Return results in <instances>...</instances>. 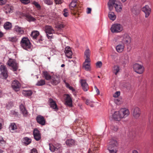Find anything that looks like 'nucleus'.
<instances>
[{
  "instance_id": "obj_1",
  "label": "nucleus",
  "mask_w": 153,
  "mask_h": 153,
  "mask_svg": "<svg viewBox=\"0 0 153 153\" xmlns=\"http://www.w3.org/2000/svg\"><path fill=\"white\" fill-rule=\"evenodd\" d=\"M115 42H121L125 44L129 43L131 41L130 36L127 34L117 36L115 38Z\"/></svg>"
},
{
  "instance_id": "obj_2",
  "label": "nucleus",
  "mask_w": 153,
  "mask_h": 153,
  "mask_svg": "<svg viewBox=\"0 0 153 153\" xmlns=\"http://www.w3.org/2000/svg\"><path fill=\"white\" fill-rule=\"evenodd\" d=\"M129 57L127 53H125L121 55L118 59L115 60L116 62L120 65H125L129 62Z\"/></svg>"
},
{
  "instance_id": "obj_3",
  "label": "nucleus",
  "mask_w": 153,
  "mask_h": 153,
  "mask_svg": "<svg viewBox=\"0 0 153 153\" xmlns=\"http://www.w3.org/2000/svg\"><path fill=\"white\" fill-rule=\"evenodd\" d=\"M117 143L115 140H112L110 142L108 150L110 153H117L118 150Z\"/></svg>"
},
{
  "instance_id": "obj_4",
  "label": "nucleus",
  "mask_w": 153,
  "mask_h": 153,
  "mask_svg": "<svg viewBox=\"0 0 153 153\" xmlns=\"http://www.w3.org/2000/svg\"><path fill=\"white\" fill-rule=\"evenodd\" d=\"M123 30V26L120 23H116L112 25L110 28L111 31L112 33H120Z\"/></svg>"
},
{
  "instance_id": "obj_5",
  "label": "nucleus",
  "mask_w": 153,
  "mask_h": 153,
  "mask_svg": "<svg viewBox=\"0 0 153 153\" xmlns=\"http://www.w3.org/2000/svg\"><path fill=\"white\" fill-rule=\"evenodd\" d=\"M20 44L22 48L28 50L31 48V44L29 40L26 37H23L21 41Z\"/></svg>"
},
{
  "instance_id": "obj_6",
  "label": "nucleus",
  "mask_w": 153,
  "mask_h": 153,
  "mask_svg": "<svg viewBox=\"0 0 153 153\" xmlns=\"http://www.w3.org/2000/svg\"><path fill=\"white\" fill-rule=\"evenodd\" d=\"M76 2L72 1L69 5V8L72 10V13L74 14L80 10V6Z\"/></svg>"
},
{
  "instance_id": "obj_7",
  "label": "nucleus",
  "mask_w": 153,
  "mask_h": 153,
  "mask_svg": "<svg viewBox=\"0 0 153 153\" xmlns=\"http://www.w3.org/2000/svg\"><path fill=\"white\" fill-rule=\"evenodd\" d=\"M7 65L11 67V69L14 71H16L18 68V65L16 61L12 59H9L7 62Z\"/></svg>"
},
{
  "instance_id": "obj_8",
  "label": "nucleus",
  "mask_w": 153,
  "mask_h": 153,
  "mask_svg": "<svg viewBox=\"0 0 153 153\" xmlns=\"http://www.w3.org/2000/svg\"><path fill=\"white\" fill-rule=\"evenodd\" d=\"M133 68L134 71L139 74H142L144 71V68L141 64L135 63L133 65Z\"/></svg>"
},
{
  "instance_id": "obj_9",
  "label": "nucleus",
  "mask_w": 153,
  "mask_h": 153,
  "mask_svg": "<svg viewBox=\"0 0 153 153\" xmlns=\"http://www.w3.org/2000/svg\"><path fill=\"white\" fill-rule=\"evenodd\" d=\"M45 31L47 37L49 39L52 38V34L54 33V30L50 26H46L45 28Z\"/></svg>"
},
{
  "instance_id": "obj_10",
  "label": "nucleus",
  "mask_w": 153,
  "mask_h": 153,
  "mask_svg": "<svg viewBox=\"0 0 153 153\" xmlns=\"http://www.w3.org/2000/svg\"><path fill=\"white\" fill-rule=\"evenodd\" d=\"M51 82L53 85H56L60 82L59 76L57 74H53L52 76Z\"/></svg>"
},
{
  "instance_id": "obj_11",
  "label": "nucleus",
  "mask_w": 153,
  "mask_h": 153,
  "mask_svg": "<svg viewBox=\"0 0 153 153\" xmlns=\"http://www.w3.org/2000/svg\"><path fill=\"white\" fill-rule=\"evenodd\" d=\"M0 71L1 72V77L4 79H6L7 76V71L6 66L2 65L0 67Z\"/></svg>"
},
{
  "instance_id": "obj_12",
  "label": "nucleus",
  "mask_w": 153,
  "mask_h": 153,
  "mask_svg": "<svg viewBox=\"0 0 153 153\" xmlns=\"http://www.w3.org/2000/svg\"><path fill=\"white\" fill-rule=\"evenodd\" d=\"M141 111L140 108L137 107H134L133 109L132 115L133 117L136 119H138L140 115Z\"/></svg>"
},
{
  "instance_id": "obj_13",
  "label": "nucleus",
  "mask_w": 153,
  "mask_h": 153,
  "mask_svg": "<svg viewBox=\"0 0 153 153\" xmlns=\"http://www.w3.org/2000/svg\"><path fill=\"white\" fill-rule=\"evenodd\" d=\"M119 111L122 119L125 118L130 114L129 110L126 108H122L120 109Z\"/></svg>"
},
{
  "instance_id": "obj_14",
  "label": "nucleus",
  "mask_w": 153,
  "mask_h": 153,
  "mask_svg": "<svg viewBox=\"0 0 153 153\" xmlns=\"http://www.w3.org/2000/svg\"><path fill=\"white\" fill-rule=\"evenodd\" d=\"M142 10L145 13V17L148 18L151 12V9L148 5H146L143 7Z\"/></svg>"
},
{
  "instance_id": "obj_15",
  "label": "nucleus",
  "mask_w": 153,
  "mask_h": 153,
  "mask_svg": "<svg viewBox=\"0 0 153 153\" xmlns=\"http://www.w3.org/2000/svg\"><path fill=\"white\" fill-rule=\"evenodd\" d=\"M11 86L14 90L16 91H18L20 89L21 85L18 81L15 80L13 82Z\"/></svg>"
},
{
  "instance_id": "obj_16",
  "label": "nucleus",
  "mask_w": 153,
  "mask_h": 153,
  "mask_svg": "<svg viewBox=\"0 0 153 153\" xmlns=\"http://www.w3.org/2000/svg\"><path fill=\"white\" fill-rule=\"evenodd\" d=\"M91 60H85L83 64V68L87 71L91 70Z\"/></svg>"
},
{
  "instance_id": "obj_17",
  "label": "nucleus",
  "mask_w": 153,
  "mask_h": 153,
  "mask_svg": "<svg viewBox=\"0 0 153 153\" xmlns=\"http://www.w3.org/2000/svg\"><path fill=\"white\" fill-rule=\"evenodd\" d=\"M65 53L67 57L69 58H72V52L70 47L67 46L65 48Z\"/></svg>"
},
{
  "instance_id": "obj_18",
  "label": "nucleus",
  "mask_w": 153,
  "mask_h": 153,
  "mask_svg": "<svg viewBox=\"0 0 153 153\" xmlns=\"http://www.w3.org/2000/svg\"><path fill=\"white\" fill-rule=\"evenodd\" d=\"M117 43L118 44L116 47V50L118 53H122L124 51L125 48L124 45L121 42Z\"/></svg>"
},
{
  "instance_id": "obj_19",
  "label": "nucleus",
  "mask_w": 153,
  "mask_h": 153,
  "mask_svg": "<svg viewBox=\"0 0 153 153\" xmlns=\"http://www.w3.org/2000/svg\"><path fill=\"white\" fill-rule=\"evenodd\" d=\"M65 96L66 97L65 99V105L70 107H72V102L71 98L68 94H66Z\"/></svg>"
},
{
  "instance_id": "obj_20",
  "label": "nucleus",
  "mask_w": 153,
  "mask_h": 153,
  "mask_svg": "<svg viewBox=\"0 0 153 153\" xmlns=\"http://www.w3.org/2000/svg\"><path fill=\"white\" fill-rule=\"evenodd\" d=\"M112 115L113 119L115 121H120L122 119L119 111H115Z\"/></svg>"
},
{
  "instance_id": "obj_21",
  "label": "nucleus",
  "mask_w": 153,
  "mask_h": 153,
  "mask_svg": "<svg viewBox=\"0 0 153 153\" xmlns=\"http://www.w3.org/2000/svg\"><path fill=\"white\" fill-rule=\"evenodd\" d=\"M14 31L18 34H22L24 33V29L18 25L15 26L14 28Z\"/></svg>"
},
{
  "instance_id": "obj_22",
  "label": "nucleus",
  "mask_w": 153,
  "mask_h": 153,
  "mask_svg": "<svg viewBox=\"0 0 153 153\" xmlns=\"http://www.w3.org/2000/svg\"><path fill=\"white\" fill-rule=\"evenodd\" d=\"M33 134L34 139L37 141L41 139V135L39 131L37 129H35L33 131Z\"/></svg>"
},
{
  "instance_id": "obj_23",
  "label": "nucleus",
  "mask_w": 153,
  "mask_h": 153,
  "mask_svg": "<svg viewBox=\"0 0 153 153\" xmlns=\"http://www.w3.org/2000/svg\"><path fill=\"white\" fill-rule=\"evenodd\" d=\"M48 102L51 107L52 109H55L56 110H57L58 109V108L57 107V106L55 102L51 98L49 99Z\"/></svg>"
},
{
  "instance_id": "obj_24",
  "label": "nucleus",
  "mask_w": 153,
  "mask_h": 153,
  "mask_svg": "<svg viewBox=\"0 0 153 153\" xmlns=\"http://www.w3.org/2000/svg\"><path fill=\"white\" fill-rule=\"evenodd\" d=\"M37 122L39 124L44 125L45 123V120L44 117L41 115H39L36 117Z\"/></svg>"
},
{
  "instance_id": "obj_25",
  "label": "nucleus",
  "mask_w": 153,
  "mask_h": 153,
  "mask_svg": "<svg viewBox=\"0 0 153 153\" xmlns=\"http://www.w3.org/2000/svg\"><path fill=\"white\" fill-rule=\"evenodd\" d=\"M81 85L82 89L85 91H87L88 89V84L85 80L82 79L81 80Z\"/></svg>"
},
{
  "instance_id": "obj_26",
  "label": "nucleus",
  "mask_w": 153,
  "mask_h": 153,
  "mask_svg": "<svg viewBox=\"0 0 153 153\" xmlns=\"http://www.w3.org/2000/svg\"><path fill=\"white\" fill-rule=\"evenodd\" d=\"M42 76L46 80H51L52 76L48 72L45 71L42 72Z\"/></svg>"
},
{
  "instance_id": "obj_27",
  "label": "nucleus",
  "mask_w": 153,
  "mask_h": 153,
  "mask_svg": "<svg viewBox=\"0 0 153 153\" xmlns=\"http://www.w3.org/2000/svg\"><path fill=\"white\" fill-rule=\"evenodd\" d=\"M91 51L89 49H86L84 52V57L85 60H91L90 56Z\"/></svg>"
},
{
  "instance_id": "obj_28",
  "label": "nucleus",
  "mask_w": 153,
  "mask_h": 153,
  "mask_svg": "<svg viewBox=\"0 0 153 153\" xmlns=\"http://www.w3.org/2000/svg\"><path fill=\"white\" fill-rule=\"evenodd\" d=\"M114 7L117 12H120L122 10V5L120 3H117V4H115Z\"/></svg>"
},
{
  "instance_id": "obj_29",
  "label": "nucleus",
  "mask_w": 153,
  "mask_h": 153,
  "mask_svg": "<svg viewBox=\"0 0 153 153\" xmlns=\"http://www.w3.org/2000/svg\"><path fill=\"white\" fill-rule=\"evenodd\" d=\"M4 9L6 13H9L12 11L13 7L11 6L6 4L4 7Z\"/></svg>"
},
{
  "instance_id": "obj_30",
  "label": "nucleus",
  "mask_w": 153,
  "mask_h": 153,
  "mask_svg": "<svg viewBox=\"0 0 153 153\" xmlns=\"http://www.w3.org/2000/svg\"><path fill=\"white\" fill-rule=\"evenodd\" d=\"M20 108L21 112L24 116H27V112L24 106L23 105L20 106Z\"/></svg>"
},
{
  "instance_id": "obj_31",
  "label": "nucleus",
  "mask_w": 153,
  "mask_h": 153,
  "mask_svg": "<svg viewBox=\"0 0 153 153\" xmlns=\"http://www.w3.org/2000/svg\"><path fill=\"white\" fill-rule=\"evenodd\" d=\"M109 18L111 20L114 21L116 19V16L114 13L113 12H109L108 14Z\"/></svg>"
},
{
  "instance_id": "obj_32",
  "label": "nucleus",
  "mask_w": 153,
  "mask_h": 153,
  "mask_svg": "<svg viewBox=\"0 0 153 153\" xmlns=\"http://www.w3.org/2000/svg\"><path fill=\"white\" fill-rule=\"evenodd\" d=\"M115 0H109L108 4V8L110 10H111L113 8L114 5V6L115 4H117V3H115Z\"/></svg>"
},
{
  "instance_id": "obj_33",
  "label": "nucleus",
  "mask_w": 153,
  "mask_h": 153,
  "mask_svg": "<svg viewBox=\"0 0 153 153\" xmlns=\"http://www.w3.org/2000/svg\"><path fill=\"white\" fill-rule=\"evenodd\" d=\"M22 142L25 145L29 144L31 142V139L27 137H25L23 139Z\"/></svg>"
},
{
  "instance_id": "obj_34",
  "label": "nucleus",
  "mask_w": 153,
  "mask_h": 153,
  "mask_svg": "<svg viewBox=\"0 0 153 153\" xmlns=\"http://www.w3.org/2000/svg\"><path fill=\"white\" fill-rule=\"evenodd\" d=\"M39 32L36 30L33 31L31 34V36L34 39H36L37 37L39 35Z\"/></svg>"
},
{
  "instance_id": "obj_35",
  "label": "nucleus",
  "mask_w": 153,
  "mask_h": 153,
  "mask_svg": "<svg viewBox=\"0 0 153 153\" xmlns=\"http://www.w3.org/2000/svg\"><path fill=\"white\" fill-rule=\"evenodd\" d=\"M4 27L5 29L10 30L12 28L11 23L9 22H7L4 24Z\"/></svg>"
},
{
  "instance_id": "obj_36",
  "label": "nucleus",
  "mask_w": 153,
  "mask_h": 153,
  "mask_svg": "<svg viewBox=\"0 0 153 153\" xmlns=\"http://www.w3.org/2000/svg\"><path fill=\"white\" fill-rule=\"evenodd\" d=\"M85 103L91 107H93L94 106V102L90 100H86L85 101Z\"/></svg>"
},
{
  "instance_id": "obj_37",
  "label": "nucleus",
  "mask_w": 153,
  "mask_h": 153,
  "mask_svg": "<svg viewBox=\"0 0 153 153\" xmlns=\"http://www.w3.org/2000/svg\"><path fill=\"white\" fill-rule=\"evenodd\" d=\"M22 94L25 96H29L32 94V92L30 90H24L23 91Z\"/></svg>"
},
{
  "instance_id": "obj_38",
  "label": "nucleus",
  "mask_w": 153,
  "mask_h": 153,
  "mask_svg": "<svg viewBox=\"0 0 153 153\" xmlns=\"http://www.w3.org/2000/svg\"><path fill=\"white\" fill-rule=\"evenodd\" d=\"M9 129L11 132H13V131L16 129V126L15 124L14 123L11 124L9 127Z\"/></svg>"
},
{
  "instance_id": "obj_39",
  "label": "nucleus",
  "mask_w": 153,
  "mask_h": 153,
  "mask_svg": "<svg viewBox=\"0 0 153 153\" xmlns=\"http://www.w3.org/2000/svg\"><path fill=\"white\" fill-rule=\"evenodd\" d=\"M27 20L29 22L34 21L36 20V19L32 16L31 15L28 14H27L25 16Z\"/></svg>"
},
{
  "instance_id": "obj_40",
  "label": "nucleus",
  "mask_w": 153,
  "mask_h": 153,
  "mask_svg": "<svg viewBox=\"0 0 153 153\" xmlns=\"http://www.w3.org/2000/svg\"><path fill=\"white\" fill-rule=\"evenodd\" d=\"M66 143L67 145L69 146H71L74 144V141L72 139L68 140L66 141Z\"/></svg>"
},
{
  "instance_id": "obj_41",
  "label": "nucleus",
  "mask_w": 153,
  "mask_h": 153,
  "mask_svg": "<svg viewBox=\"0 0 153 153\" xmlns=\"http://www.w3.org/2000/svg\"><path fill=\"white\" fill-rule=\"evenodd\" d=\"M114 73L115 75H117L120 70L119 67L118 65H115L113 67Z\"/></svg>"
},
{
  "instance_id": "obj_42",
  "label": "nucleus",
  "mask_w": 153,
  "mask_h": 153,
  "mask_svg": "<svg viewBox=\"0 0 153 153\" xmlns=\"http://www.w3.org/2000/svg\"><path fill=\"white\" fill-rule=\"evenodd\" d=\"M45 81L43 79H41L38 81L36 84V85L38 86H42L45 85Z\"/></svg>"
},
{
  "instance_id": "obj_43",
  "label": "nucleus",
  "mask_w": 153,
  "mask_h": 153,
  "mask_svg": "<svg viewBox=\"0 0 153 153\" xmlns=\"http://www.w3.org/2000/svg\"><path fill=\"white\" fill-rule=\"evenodd\" d=\"M49 149L51 151L53 152L57 150L58 149L57 148H55L53 145L51 146L50 144H49Z\"/></svg>"
},
{
  "instance_id": "obj_44",
  "label": "nucleus",
  "mask_w": 153,
  "mask_h": 153,
  "mask_svg": "<svg viewBox=\"0 0 153 153\" xmlns=\"http://www.w3.org/2000/svg\"><path fill=\"white\" fill-rule=\"evenodd\" d=\"M115 102L117 105H120L122 103V101L121 99L118 98L114 100Z\"/></svg>"
},
{
  "instance_id": "obj_45",
  "label": "nucleus",
  "mask_w": 153,
  "mask_h": 153,
  "mask_svg": "<svg viewBox=\"0 0 153 153\" xmlns=\"http://www.w3.org/2000/svg\"><path fill=\"white\" fill-rule=\"evenodd\" d=\"M8 39L9 41L12 42H16L17 40L16 37H9L8 38Z\"/></svg>"
},
{
  "instance_id": "obj_46",
  "label": "nucleus",
  "mask_w": 153,
  "mask_h": 153,
  "mask_svg": "<svg viewBox=\"0 0 153 153\" xmlns=\"http://www.w3.org/2000/svg\"><path fill=\"white\" fill-rule=\"evenodd\" d=\"M63 15L65 17H67L69 15L68 10L67 9H65L63 12Z\"/></svg>"
},
{
  "instance_id": "obj_47",
  "label": "nucleus",
  "mask_w": 153,
  "mask_h": 153,
  "mask_svg": "<svg viewBox=\"0 0 153 153\" xmlns=\"http://www.w3.org/2000/svg\"><path fill=\"white\" fill-rule=\"evenodd\" d=\"M64 27V25L62 23H59L56 26L58 30L61 29Z\"/></svg>"
},
{
  "instance_id": "obj_48",
  "label": "nucleus",
  "mask_w": 153,
  "mask_h": 153,
  "mask_svg": "<svg viewBox=\"0 0 153 153\" xmlns=\"http://www.w3.org/2000/svg\"><path fill=\"white\" fill-rule=\"evenodd\" d=\"M111 129L113 131H116L118 130V128L117 126L113 125L111 127Z\"/></svg>"
},
{
  "instance_id": "obj_49",
  "label": "nucleus",
  "mask_w": 153,
  "mask_h": 153,
  "mask_svg": "<svg viewBox=\"0 0 153 153\" xmlns=\"http://www.w3.org/2000/svg\"><path fill=\"white\" fill-rule=\"evenodd\" d=\"M102 65V63L101 61L97 62L96 63V66L97 68H100Z\"/></svg>"
},
{
  "instance_id": "obj_50",
  "label": "nucleus",
  "mask_w": 153,
  "mask_h": 153,
  "mask_svg": "<svg viewBox=\"0 0 153 153\" xmlns=\"http://www.w3.org/2000/svg\"><path fill=\"white\" fill-rule=\"evenodd\" d=\"M120 94V92L119 91H116L114 94H113V97H118Z\"/></svg>"
},
{
  "instance_id": "obj_51",
  "label": "nucleus",
  "mask_w": 153,
  "mask_h": 153,
  "mask_svg": "<svg viewBox=\"0 0 153 153\" xmlns=\"http://www.w3.org/2000/svg\"><path fill=\"white\" fill-rule=\"evenodd\" d=\"M45 2L48 5L52 4L53 3V1L51 0H45Z\"/></svg>"
},
{
  "instance_id": "obj_52",
  "label": "nucleus",
  "mask_w": 153,
  "mask_h": 153,
  "mask_svg": "<svg viewBox=\"0 0 153 153\" xmlns=\"http://www.w3.org/2000/svg\"><path fill=\"white\" fill-rule=\"evenodd\" d=\"M33 4H34L36 7L38 9H40V5L38 3V2H36L35 1H34L33 2Z\"/></svg>"
},
{
  "instance_id": "obj_53",
  "label": "nucleus",
  "mask_w": 153,
  "mask_h": 153,
  "mask_svg": "<svg viewBox=\"0 0 153 153\" xmlns=\"http://www.w3.org/2000/svg\"><path fill=\"white\" fill-rule=\"evenodd\" d=\"M20 1L22 3L25 4H27L30 2V0H20Z\"/></svg>"
},
{
  "instance_id": "obj_54",
  "label": "nucleus",
  "mask_w": 153,
  "mask_h": 153,
  "mask_svg": "<svg viewBox=\"0 0 153 153\" xmlns=\"http://www.w3.org/2000/svg\"><path fill=\"white\" fill-rule=\"evenodd\" d=\"M56 4H59L62 3L63 2L62 0H54Z\"/></svg>"
},
{
  "instance_id": "obj_55",
  "label": "nucleus",
  "mask_w": 153,
  "mask_h": 153,
  "mask_svg": "<svg viewBox=\"0 0 153 153\" xmlns=\"http://www.w3.org/2000/svg\"><path fill=\"white\" fill-rule=\"evenodd\" d=\"M94 88L95 89V91L97 93V94L99 95L100 94V92L98 89L97 88L96 86H95Z\"/></svg>"
},
{
  "instance_id": "obj_56",
  "label": "nucleus",
  "mask_w": 153,
  "mask_h": 153,
  "mask_svg": "<svg viewBox=\"0 0 153 153\" xmlns=\"http://www.w3.org/2000/svg\"><path fill=\"white\" fill-rule=\"evenodd\" d=\"M6 2V0H0V5H3L5 4Z\"/></svg>"
},
{
  "instance_id": "obj_57",
  "label": "nucleus",
  "mask_w": 153,
  "mask_h": 153,
  "mask_svg": "<svg viewBox=\"0 0 153 153\" xmlns=\"http://www.w3.org/2000/svg\"><path fill=\"white\" fill-rule=\"evenodd\" d=\"M30 153H37V150L35 149L31 150Z\"/></svg>"
},
{
  "instance_id": "obj_58",
  "label": "nucleus",
  "mask_w": 153,
  "mask_h": 153,
  "mask_svg": "<svg viewBox=\"0 0 153 153\" xmlns=\"http://www.w3.org/2000/svg\"><path fill=\"white\" fill-rule=\"evenodd\" d=\"M91 8H88L87 9V13L88 14L91 13Z\"/></svg>"
},
{
  "instance_id": "obj_59",
  "label": "nucleus",
  "mask_w": 153,
  "mask_h": 153,
  "mask_svg": "<svg viewBox=\"0 0 153 153\" xmlns=\"http://www.w3.org/2000/svg\"><path fill=\"white\" fill-rule=\"evenodd\" d=\"M5 141L4 140H2V141L0 142V145L2 146L3 145H4L5 144Z\"/></svg>"
},
{
  "instance_id": "obj_60",
  "label": "nucleus",
  "mask_w": 153,
  "mask_h": 153,
  "mask_svg": "<svg viewBox=\"0 0 153 153\" xmlns=\"http://www.w3.org/2000/svg\"><path fill=\"white\" fill-rule=\"evenodd\" d=\"M3 122V120L2 119H0V130L1 128L2 124Z\"/></svg>"
},
{
  "instance_id": "obj_61",
  "label": "nucleus",
  "mask_w": 153,
  "mask_h": 153,
  "mask_svg": "<svg viewBox=\"0 0 153 153\" xmlns=\"http://www.w3.org/2000/svg\"><path fill=\"white\" fill-rule=\"evenodd\" d=\"M70 90H71L72 91H75V89L71 86H70L68 88Z\"/></svg>"
},
{
  "instance_id": "obj_62",
  "label": "nucleus",
  "mask_w": 153,
  "mask_h": 153,
  "mask_svg": "<svg viewBox=\"0 0 153 153\" xmlns=\"http://www.w3.org/2000/svg\"><path fill=\"white\" fill-rule=\"evenodd\" d=\"M65 84H66V86L68 88H69V87L70 86L69 84L68 83L66 82Z\"/></svg>"
},
{
  "instance_id": "obj_63",
  "label": "nucleus",
  "mask_w": 153,
  "mask_h": 153,
  "mask_svg": "<svg viewBox=\"0 0 153 153\" xmlns=\"http://www.w3.org/2000/svg\"><path fill=\"white\" fill-rule=\"evenodd\" d=\"M132 153H139L136 150H134L132 151Z\"/></svg>"
},
{
  "instance_id": "obj_64",
  "label": "nucleus",
  "mask_w": 153,
  "mask_h": 153,
  "mask_svg": "<svg viewBox=\"0 0 153 153\" xmlns=\"http://www.w3.org/2000/svg\"><path fill=\"white\" fill-rule=\"evenodd\" d=\"M3 34L0 31V37H1L3 36Z\"/></svg>"
}]
</instances>
